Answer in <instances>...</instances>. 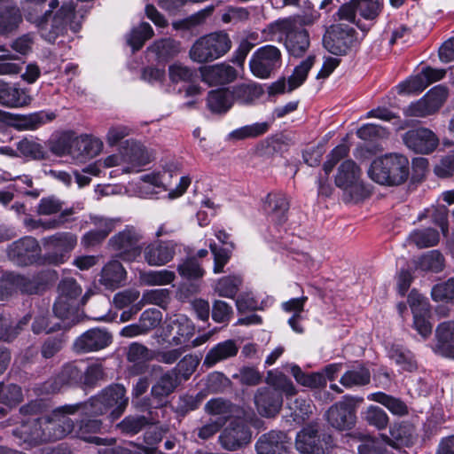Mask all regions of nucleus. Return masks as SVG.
Instances as JSON below:
<instances>
[{
	"label": "nucleus",
	"mask_w": 454,
	"mask_h": 454,
	"mask_svg": "<svg viewBox=\"0 0 454 454\" xmlns=\"http://www.w3.org/2000/svg\"><path fill=\"white\" fill-rule=\"evenodd\" d=\"M239 346L236 340L229 339L214 345L206 354L202 366L209 369L219 363L224 362L237 356Z\"/></svg>",
	"instance_id": "bb28decb"
},
{
	"label": "nucleus",
	"mask_w": 454,
	"mask_h": 454,
	"mask_svg": "<svg viewBox=\"0 0 454 454\" xmlns=\"http://www.w3.org/2000/svg\"><path fill=\"white\" fill-rule=\"evenodd\" d=\"M75 139L74 131H63L51 141L50 150L57 156L72 155Z\"/></svg>",
	"instance_id": "8fccbe9b"
},
{
	"label": "nucleus",
	"mask_w": 454,
	"mask_h": 454,
	"mask_svg": "<svg viewBox=\"0 0 454 454\" xmlns=\"http://www.w3.org/2000/svg\"><path fill=\"white\" fill-rule=\"evenodd\" d=\"M79 404H66L56 408L49 414L54 428L56 441L74 433V421L69 417L79 412Z\"/></svg>",
	"instance_id": "f3484780"
},
{
	"label": "nucleus",
	"mask_w": 454,
	"mask_h": 454,
	"mask_svg": "<svg viewBox=\"0 0 454 454\" xmlns=\"http://www.w3.org/2000/svg\"><path fill=\"white\" fill-rule=\"evenodd\" d=\"M22 22V15L19 7L4 6L0 9V35H7L15 31Z\"/></svg>",
	"instance_id": "37998d69"
},
{
	"label": "nucleus",
	"mask_w": 454,
	"mask_h": 454,
	"mask_svg": "<svg viewBox=\"0 0 454 454\" xmlns=\"http://www.w3.org/2000/svg\"><path fill=\"white\" fill-rule=\"evenodd\" d=\"M269 129L270 123L267 121L245 125L230 132L227 136V140L239 141L248 138H255L264 135Z\"/></svg>",
	"instance_id": "a18cd8bd"
},
{
	"label": "nucleus",
	"mask_w": 454,
	"mask_h": 454,
	"mask_svg": "<svg viewBox=\"0 0 454 454\" xmlns=\"http://www.w3.org/2000/svg\"><path fill=\"white\" fill-rule=\"evenodd\" d=\"M153 35V30L147 22H142L138 27H134L127 35V43L133 51L140 50L145 41Z\"/></svg>",
	"instance_id": "4d7b16f0"
},
{
	"label": "nucleus",
	"mask_w": 454,
	"mask_h": 454,
	"mask_svg": "<svg viewBox=\"0 0 454 454\" xmlns=\"http://www.w3.org/2000/svg\"><path fill=\"white\" fill-rule=\"evenodd\" d=\"M179 385L177 372L170 370L163 373L153 385L151 389L152 396L162 404L165 399L172 394Z\"/></svg>",
	"instance_id": "c9c22d12"
},
{
	"label": "nucleus",
	"mask_w": 454,
	"mask_h": 454,
	"mask_svg": "<svg viewBox=\"0 0 454 454\" xmlns=\"http://www.w3.org/2000/svg\"><path fill=\"white\" fill-rule=\"evenodd\" d=\"M47 0H21V9L27 20L34 23L41 32L45 20L59 6V0H50L49 9L43 12L44 4Z\"/></svg>",
	"instance_id": "6ab92c4d"
},
{
	"label": "nucleus",
	"mask_w": 454,
	"mask_h": 454,
	"mask_svg": "<svg viewBox=\"0 0 454 454\" xmlns=\"http://www.w3.org/2000/svg\"><path fill=\"white\" fill-rule=\"evenodd\" d=\"M235 408L230 401L221 397L210 399L205 405V411L210 415L216 416L215 420H223V425L233 416Z\"/></svg>",
	"instance_id": "c03bdc74"
},
{
	"label": "nucleus",
	"mask_w": 454,
	"mask_h": 454,
	"mask_svg": "<svg viewBox=\"0 0 454 454\" xmlns=\"http://www.w3.org/2000/svg\"><path fill=\"white\" fill-rule=\"evenodd\" d=\"M242 279L238 276H227L220 278L215 285V292L219 296L234 298L239 290Z\"/></svg>",
	"instance_id": "680f3d73"
},
{
	"label": "nucleus",
	"mask_w": 454,
	"mask_h": 454,
	"mask_svg": "<svg viewBox=\"0 0 454 454\" xmlns=\"http://www.w3.org/2000/svg\"><path fill=\"white\" fill-rule=\"evenodd\" d=\"M410 173L408 159L399 153H387L372 162L368 175L374 182L388 186L403 184Z\"/></svg>",
	"instance_id": "f257e3e1"
},
{
	"label": "nucleus",
	"mask_w": 454,
	"mask_h": 454,
	"mask_svg": "<svg viewBox=\"0 0 454 454\" xmlns=\"http://www.w3.org/2000/svg\"><path fill=\"white\" fill-rule=\"evenodd\" d=\"M389 356L396 364L400 365L403 370L412 372L417 368L413 355L410 350L403 347H392L389 350Z\"/></svg>",
	"instance_id": "0e129e2a"
},
{
	"label": "nucleus",
	"mask_w": 454,
	"mask_h": 454,
	"mask_svg": "<svg viewBox=\"0 0 454 454\" xmlns=\"http://www.w3.org/2000/svg\"><path fill=\"white\" fill-rule=\"evenodd\" d=\"M55 118L56 114L54 113L46 111L20 114L14 118V127L19 130H35Z\"/></svg>",
	"instance_id": "e433bc0d"
},
{
	"label": "nucleus",
	"mask_w": 454,
	"mask_h": 454,
	"mask_svg": "<svg viewBox=\"0 0 454 454\" xmlns=\"http://www.w3.org/2000/svg\"><path fill=\"white\" fill-rule=\"evenodd\" d=\"M232 104L231 90L226 89L211 90L207 98V106L215 114H225L231 109Z\"/></svg>",
	"instance_id": "79ce46f5"
},
{
	"label": "nucleus",
	"mask_w": 454,
	"mask_h": 454,
	"mask_svg": "<svg viewBox=\"0 0 454 454\" xmlns=\"http://www.w3.org/2000/svg\"><path fill=\"white\" fill-rule=\"evenodd\" d=\"M437 342L434 351L442 356L454 358V321L439 324L435 329Z\"/></svg>",
	"instance_id": "473e14b6"
},
{
	"label": "nucleus",
	"mask_w": 454,
	"mask_h": 454,
	"mask_svg": "<svg viewBox=\"0 0 454 454\" xmlns=\"http://www.w3.org/2000/svg\"><path fill=\"white\" fill-rule=\"evenodd\" d=\"M141 278L147 286H164L171 284L176 278V274L168 270H149L143 273Z\"/></svg>",
	"instance_id": "338daca9"
},
{
	"label": "nucleus",
	"mask_w": 454,
	"mask_h": 454,
	"mask_svg": "<svg viewBox=\"0 0 454 454\" xmlns=\"http://www.w3.org/2000/svg\"><path fill=\"white\" fill-rule=\"evenodd\" d=\"M231 94L233 103L252 105L262 96L263 90L256 83H242L232 87Z\"/></svg>",
	"instance_id": "a19ab883"
},
{
	"label": "nucleus",
	"mask_w": 454,
	"mask_h": 454,
	"mask_svg": "<svg viewBox=\"0 0 454 454\" xmlns=\"http://www.w3.org/2000/svg\"><path fill=\"white\" fill-rule=\"evenodd\" d=\"M105 402L111 411L110 416L113 420L118 419L128 405L126 389L122 385H112L100 392Z\"/></svg>",
	"instance_id": "2f4dec72"
},
{
	"label": "nucleus",
	"mask_w": 454,
	"mask_h": 454,
	"mask_svg": "<svg viewBox=\"0 0 454 454\" xmlns=\"http://www.w3.org/2000/svg\"><path fill=\"white\" fill-rule=\"evenodd\" d=\"M58 288L59 294L53 306L54 315L60 320H67L74 325L79 321L80 306L86 304L93 292L88 290L80 299L82 289L77 281L71 278L60 281Z\"/></svg>",
	"instance_id": "f03ea898"
},
{
	"label": "nucleus",
	"mask_w": 454,
	"mask_h": 454,
	"mask_svg": "<svg viewBox=\"0 0 454 454\" xmlns=\"http://www.w3.org/2000/svg\"><path fill=\"white\" fill-rule=\"evenodd\" d=\"M143 239L141 230L127 225L124 230L110 238L108 245L121 259L134 261L142 252Z\"/></svg>",
	"instance_id": "423d86ee"
},
{
	"label": "nucleus",
	"mask_w": 454,
	"mask_h": 454,
	"mask_svg": "<svg viewBox=\"0 0 454 454\" xmlns=\"http://www.w3.org/2000/svg\"><path fill=\"white\" fill-rule=\"evenodd\" d=\"M30 101L31 98L26 90L0 81V105L15 108L27 106Z\"/></svg>",
	"instance_id": "72a5a7b5"
},
{
	"label": "nucleus",
	"mask_w": 454,
	"mask_h": 454,
	"mask_svg": "<svg viewBox=\"0 0 454 454\" xmlns=\"http://www.w3.org/2000/svg\"><path fill=\"white\" fill-rule=\"evenodd\" d=\"M126 276V271L118 261H111L101 270L99 282L106 288L114 290L119 288Z\"/></svg>",
	"instance_id": "4c0bfd02"
},
{
	"label": "nucleus",
	"mask_w": 454,
	"mask_h": 454,
	"mask_svg": "<svg viewBox=\"0 0 454 454\" xmlns=\"http://www.w3.org/2000/svg\"><path fill=\"white\" fill-rule=\"evenodd\" d=\"M368 399L385 406L392 414L404 416L408 414V407L403 401L383 392L372 393Z\"/></svg>",
	"instance_id": "09e8293b"
},
{
	"label": "nucleus",
	"mask_w": 454,
	"mask_h": 454,
	"mask_svg": "<svg viewBox=\"0 0 454 454\" xmlns=\"http://www.w3.org/2000/svg\"><path fill=\"white\" fill-rule=\"evenodd\" d=\"M431 296L434 301L454 303V278L434 285L431 290Z\"/></svg>",
	"instance_id": "774afa93"
},
{
	"label": "nucleus",
	"mask_w": 454,
	"mask_h": 454,
	"mask_svg": "<svg viewBox=\"0 0 454 454\" xmlns=\"http://www.w3.org/2000/svg\"><path fill=\"white\" fill-rule=\"evenodd\" d=\"M176 250V243L172 240H155L144 247V259L150 266H164L173 260Z\"/></svg>",
	"instance_id": "2eb2a0df"
},
{
	"label": "nucleus",
	"mask_w": 454,
	"mask_h": 454,
	"mask_svg": "<svg viewBox=\"0 0 454 454\" xmlns=\"http://www.w3.org/2000/svg\"><path fill=\"white\" fill-rule=\"evenodd\" d=\"M445 74V69L426 67L418 75L401 84V90L407 93L421 92L432 82L442 79Z\"/></svg>",
	"instance_id": "c85d7f7f"
},
{
	"label": "nucleus",
	"mask_w": 454,
	"mask_h": 454,
	"mask_svg": "<svg viewBox=\"0 0 454 454\" xmlns=\"http://www.w3.org/2000/svg\"><path fill=\"white\" fill-rule=\"evenodd\" d=\"M83 371L75 364H67L61 370L43 382L39 391L42 395H51L61 391L64 387H74L82 384Z\"/></svg>",
	"instance_id": "9b49d317"
},
{
	"label": "nucleus",
	"mask_w": 454,
	"mask_h": 454,
	"mask_svg": "<svg viewBox=\"0 0 454 454\" xmlns=\"http://www.w3.org/2000/svg\"><path fill=\"white\" fill-rule=\"evenodd\" d=\"M82 17L75 12V5L73 2L64 3L56 9V12L45 20L40 32L43 38L50 43L55 42L63 35L67 29L74 33L78 32L82 27Z\"/></svg>",
	"instance_id": "7ed1b4c3"
},
{
	"label": "nucleus",
	"mask_w": 454,
	"mask_h": 454,
	"mask_svg": "<svg viewBox=\"0 0 454 454\" xmlns=\"http://www.w3.org/2000/svg\"><path fill=\"white\" fill-rule=\"evenodd\" d=\"M44 246L53 249L47 259L53 264H60L67 261L68 254L77 244V237L71 232H58L43 239Z\"/></svg>",
	"instance_id": "f8f14e48"
},
{
	"label": "nucleus",
	"mask_w": 454,
	"mask_h": 454,
	"mask_svg": "<svg viewBox=\"0 0 454 454\" xmlns=\"http://www.w3.org/2000/svg\"><path fill=\"white\" fill-rule=\"evenodd\" d=\"M200 71L202 81L210 86L230 83L237 77L236 69L224 63L200 67Z\"/></svg>",
	"instance_id": "c756f323"
},
{
	"label": "nucleus",
	"mask_w": 454,
	"mask_h": 454,
	"mask_svg": "<svg viewBox=\"0 0 454 454\" xmlns=\"http://www.w3.org/2000/svg\"><path fill=\"white\" fill-rule=\"evenodd\" d=\"M40 427L38 418L27 419L13 430V435L20 439V445L25 449L32 448L43 443Z\"/></svg>",
	"instance_id": "7c9ffc66"
},
{
	"label": "nucleus",
	"mask_w": 454,
	"mask_h": 454,
	"mask_svg": "<svg viewBox=\"0 0 454 454\" xmlns=\"http://www.w3.org/2000/svg\"><path fill=\"white\" fill-rule=\"evenodd\" d=\"M193 334L192 322L184 315H176L166 321L161 339L168 346L184 347Z\"/></svg>",
	"instance_id": "9d476101"
},
{
	"label": "nucleus",
	"mask_w": 454,
	"mask_h": 454,
	"mask_svg": "<svg viewBox=\"0 0 454 454\" xmlns=\"http://www.w3.org/2000/svg\"><path fill=\"white\" fill-rule=\"evenodd\" d=\"M231 48V41L224 32L211 33L198 39L192 46L190 58L198 63L213 61L224 54Z\"/></svg>",
	"instance_id": "20e7f679"
},
{
	"label": "nucleus",
	"mask_w": 454,
	"mask_h": 454,
	"mask_svg": "<svg viewBox=\"0 0 454 454\" xmlns=\"http://www.w3.org/2000/svg\"><path fill=\"white\" fill-rule=\"evenodd\" d=\"M270 33L279 32L286 35L285 45L291 57L299 59L305 55L310 47L309 33L304 28H294L290 20H278L268 25Z\"/></svg>",
	"instance_id": "39448f33"
},
{
	"label": "nucleus",
	"mask_w": 454,
	"mask_h": 454,
	"mask_svg": "<svg viewBox=\"0 0 454 454\" xmlns=\"http://www.w3.org/2000/svg\"><path fill=\"white\" fill-rule=\"evenodd\" d=\"M289 201L282 192H270L267 195L263 209L268 218L277 225H282L287 221Z\"/></svg>",
	"instance_id": "393cba45"
},
{
	"label": "nucleus",
	"mask_w": 454,
	"mask_h": 454,
	"mask_svg": "<svg viewBox=\"0 0 454 454\" xmlns=\"http://www.w3.org/2000/svg\"><path fill=\"white\" fill-rule=\"evenodd\" d=\"M251 431L242 422H231L218 437L221 447L228 451H235L244 448L251 442Z\"/></svg>",
	"instance_id": "ddd939ff"
},
{
	"label": "nucleus",
	"mask_w": 454,
	"mask_h": 454,
	"mask_svg": "<svg viewBox=\"0 0 454 454\" xmlns=\"http://www.w3.org/2000/svg\"><path fill=\"white\" fill-rule=\"evenodd\" d=\"M62 324L59 322L51 323L50 317L46 314H40L35 317V320L32 324V331L35 334L41 333H51L60 329H67L73 325L69 321L61 320Z\"/></svg>",
	"instance_id": "6e6d98bb"
},
{
	"label": "nucleus",
	"mask_w": 454,
	"mask_h": 454,
	"mask_svg": "<svg viewBox=\"0 0 454 454\" xmlns=\"http://www.w3.org/2000/svg\"><path fill=\"white\" fill-rule=\"evenodd\" d=\"M81 405L79 412L85 416H99L110 411L101 393L90 398L86 403H77Z\"/></svg>",
	"instance_id": "e2e57ef3"
},
{
	"label": "nucleus",
	"mask_w": 454,
	"mask_h": 454,
	"mask_svg": "<svg viewBox=\"0 0 454 454\" xmlns=\"http://www.w3.org/2000/svg\"><path fill=\"white\" fill-rule=\"evenodd\" d=\"M103 423L98 419H82L76 424L74 422L73 435L87 442L96 445L111 446L115 443L114 438H102L93 434L100 433Z\"/></svg>",
	"instance_id": "a211bd4d"
},
{
	"label": "nucleus",
	"mask_w": 454,
	"mask_h": 454,
	"mask_svg": "<svg viewBox=\"0 0 454 454\" xmlns=\"http://www.w3.org/2000/svg\"><path fill=\"white\" fill-rule=\"evenodd\" d=\"M17 151L21 156L30 160H43L47 154L42 144L27 137L17 143Z\"/></svg>",
	"instance_id": "13d9d810"
},
{
	"label": "nucleus",
	"mask_w": 454,
	"mask_h": 454,
	"mask_svg": "<svg viewBox=\"0 0 454 454\" xmlns=\"http://www.w3.org/2000/svg\"><path fill=\"white\" fill-rule=\"evenodd\" d=\"M103 144L99 139L89 135L76 136L72 156L76 158H93L102 150Z\"/></svg>",
	"instance_id": "ea45409f"
},
{
	"label": "nucleus",
	"mask_w": 454,
	"mask_h": 454,
	"mask_svg": "<svg viewBox=\"0 0 454 454\" xmlns=\"http://www.w3.org/2000/svg\"><path fill=\"white\" fill-rule=\"evenodd\" d=\"M290 440L281 431H270L262 434L256 442L257 454H288Z\"/></svg>",
	"instance_id": "412c9836"
},
{
	"label": "nucleus",
	"mask_w": 454,
	"mask_h": 454,
	"mask_svg": "<svg viewBox=\"0 0 454 454\" xmlns=\"http://www.w3.org/2000/svg\"><path fill=\"white\" fill-rule=\"evenodd\" d=\"M444 257L438 250H431L422 254L416 262V269L423 271L440 272L444 268Z\"/></svg>",
	"instance_id": "3c124183"
},
{
	"label": "nucleus",
	"mask_w": 454,
	"mask_h": 454,
	"mask_svg": "<svg viewBox=\"0 0 454 454\" xmlns=\"http://www.w3.org/2000/svg\"><path fill=\"white\" fill-rule=\"evenodd\" d=\"M45 277L43 271L34 275L14 274L17 292L29 295L42 294L47 286Z\"/></svg>",
	"instance_id": "f704fd0d"
},
{
	"label": "nucleus",
	"mask_w": 454,
	"mask_h": 454,
	"mask_svg": "<svg viewBox=\"0 0 454 454\" xmlns=\"http://www.w3.org/2000/svg\"><path fill=\"white\" fill-rule=\"evenodd\" d=\"M350 436L354 440L361 442L357 447L358 454H387L386 449L380 441L367 434L354 432Z\"/></svg>",
	"instance_id": "864d4df0"
},
{
	"label": "nucleus",
	"mask_w": 454,
	"mask_h": 454,
	"mask_svg": "<svg viewBox=\"0 0 454 454\" xmlns=\"http://www.w3.org/2000/svg\"><path fill=\"white\" fill-rule=\"evenodd\" d=\"M407 147L418 153L427 154L438 145V138L428 129L419 128L407 131L403 137Z\"/></svg>",
	"instance_id": "dca6fc26"
},
{
	"label": "nucleus",
	"mask_w": 454,
	"mask_h": 454,
	"mask_svg": "<svg viewBox=\"0 0 454 454\" xmlns=\"http://www.w3.org/2000/svg\"><path fill=\"white\" fill-rule=\"evenodd\" d=\"M408 302L413 314L414 328L422 337L427 338L432 333L431 324L426 318L428 312L427 299L412 290L408 296Z\"/></svg>",
	"instance_id": "4be33fe9"
},
{
	"label": "nucleus",
	"mask_w": 454,
	"mask_h": 454,
	"mask_svg": "<svg viewBox=\"0 0 454 454\" xmlns=\"http://www.w3.org/2000/svg\"><path fill=\"white\" fill-rule=\"evenodd\" d=\"M370 381L371 372L362 364L351 366L340 379V383L346 388L364 387Z\"/></svg>",
	"instance_id": "58836bf2"
},
{
	"label": "nucleus",
	"mask_w": 454,
	"mask_h": 454,
	"mask_svg": "<svg viewBox=\"0 0 454 454\" xmlns=\"http://www.w3.org/2000/svg\"><path fill=\"white\" fill-rule=\"evenodd\" d=\"M410 240L418 247L424 248L437 245L440 240V236L436 230L427 228L411 232Z\"/></svg>",
	"instance_id": "052dcab7"
},
{
	"label": "nucleus",
	"mask_w": 454,
	"mask_h": 454,
	"mask_svg": "<svg viewBox=\"0 0 454 454\" xmlns=\"http://www.w3.org/2000/svg\"><path fill=\"white\" fill-rule=\"evenodd\" d=\"M315 62L316 55L310 53L304 60L295 67L292 75L287 80V92H291L297 89L306 81L308 74Z\"/></svg>",
	"instance_id": "49530a36"
},
{
	"label": "nucleus",
	"mask_w": 454,
	"mask_h": 454,
	"mask_svg": "<svg viewBox=\"0 0 454 454\" xmlns=\"http://www.w3.org/2000/svg\"><path fill=\"white\" fill-rule=\"evenodd\" d=\"M295 446L302 454L324 453V447L317 427L309 425L303 427L296 435Z\"/></svg>",
	"instance_id": "cd10ccee"
},
{
	"label": "nucleus",
	"mask_w": 454,
	"mask_h": 454,
	"mask_svg": "<svg viewBox=\"0 0 454 454\" xmlns=\"http://www.w3.org/2000/svg\"><path fill=\"white\" fill-rule=\"evenodd\" d=\"M266 382L272 389L278 393L285 394L286 397L296 395V389L293 382L282 372L270 371L267 375Z\"/></svg>",
	"instance_id": "5fc2aeb1"
},
{
	"label": "nucleus",
	"mask_w": 454,
	"mask_h": 454,
	"mask_svg": "<svg viewBox=\"0 0 454 454\" xmlns=\"http://www.w3.org/2000/svg\"><path fill=\"white\" fill-rule=\"evenodd\" d=\"M113 341L112 334L105 328H91L81 334L74 341L76 352H95L108 347Z\"/></svg>",
	"instance_id": "4468645a"
},
{
	"label": "nucleus",
	"mask_w": 454,
	"mask_h": 454,
	"mask_svg": "<svg viewBox=\"0 0 454 454\" xmlns=\"http://www.w3.org/2000/svg\"><path fill=\"white\" fill-rule=\"evenodd\" d=\"M169 299V291L168 289H153L145 291L139 302L133 308V313L139 311L146 304H154L164 308Z\"/></svg>",
	"instance_id": "bf43d9fd"
},
{
	"label": "nucleus",
	"mask_w": 454,
	"mask_h": 454,
	"mask_svg": "<svg viewBox=\"0 0 454 454\" xmlns=\"http://www.w3.org/2000/svg\"><path fill=\"white\" fill-rule=\"evenodd\" d=\"M122 158L129 165L123 169L125 172H138L140 168L151 161L152 154L141 143L127 141V147L124 149Z\"/></svg>",
	"instance_id": "a878e982"
},
{
	"label": "nucleus",
	"mask_w": 454,
	"mask_h": 454,
	"mask_svg": "<svg viewBox=\"0 0 454 454\" xmlns=\"http://www.w3.org/2000/svg\"><path fill=\"white\" fill-rule=\"evenodd\" d=\"M356 43V32L349 25H332L323 37L326 51L336 56L346 55Z\"/></svg>",
	"instance_id": "6e6552de"
},
{
	"label": "nucleus",
	"mask_w": 454,
	"mask_h": 454,
	"mask_svg": "<svg viewBox=\"0 0 454 454\" xmlns=\"http://www.w3.org/2000/svg\"><path fill=\"white\" fill-rule=\"evenodd\" d=\"M154 357V352L141 343L132 342L128 348L127 359L135 364H145Z\"/></svg>",
	"instance_id": "69168bd1"
},
{
	"label": "nucleus",
	"mask_w": 454,
	"mask_h": 454,
	"mask_svg": "<svg viewBox=\"0 0 454 454\" xmlns=\"http://www.w3.org/2000/svg\"><path fill=\"white\" fill-rule=\"evenodd\" d=\"M361 168L352 160H345L337 168L335 184L344 191H358L361 187Z\"/></svg>",
	"instance_id": "b1692460"
},
{
	"label": "nucleus",
	"mask_w": 454,
	"mask_h": 454,
	"mask_svg": "<svg viewBox=\"0 0 454 454\" xmlns=\"http://www.w3.org/2000/svg\"><path fill=\"white\" fill-rule=\"evenodd\" d=\"M390 434L393 440L389 444L393 447L410 446L414 442V428L408 423L395 425L390 428Z\"/></svg>",
	"instance_id": "603ef678"
},
{
	"label": "nucleus",
	"mask_w": 454,
	"mask_h": 454,
	"mask_svg": "<svg viewBox=\"0 0 454 454\" xmlns=\"http://www.w3.org/2000/svg\"><path fill=\"white\" fill-rule=\"evenodd\" d=\"M326 419L338 430L350 429L356 423L355 408L347 401L338 402L329 408Z\"/></svg>",
	"instance_id": "5701e85b"
},
{
	"label": "nucleus",
	"mask_w": 454,
	"mask_h": 454,
	"mask_svg": "<svg viewBox=\"0 0 454 454\" xmlns=\"http://www.w3.org/2000/svg\"><path fill=\"white\" fill-rule=\"evenodd\" d=\"M41 252L37 239L30 236L12 242L6 249L8 259L18 266L35 263L40 259Z\"/></svg>",
	"instance_id": "1a4fd4ad"
},
{
	"label": "nucleus",
	"mask_w": 454,
	"mask_h": 454,
	"mask_svg": "<svg viewBox=\"0 0 454 454\" xmlns=\"http://www.w3.org/2000/svg\"><path fill=\"white\" fill-rule=\"evenodd\" d=\"M148 51L154 53L159 60H168L180 51V43L172 38H162L149 46Z\"/></svg>",
	"instance_id": "de8ad7c7"
},
{
	"label": "nucleus",
	"mask_w": 454,
	"mask_h": 454,
	"mask_svg": "<svg viewBox=\"0 0 454 454\" xmlns=\"http://www.w3.org/2000/svg\"><path fill=\"white\" fill-rule=\"evenodd\" d=\"M254 400L258 413L268 418L278 414L283 404L281 394L270 387H259Z\"/></svg>",
	"instance_id": "aec40b11"
},
{
	"label": "nucleus",
	"mask_w": 454,
	"mask_h": 454,
	"mask_svg": "<svg viewBox=\"0 0 454 454\" xmlns=\"http://www.w3.org/2000/svg\"><path fill=\"white\" fill-rule=\"evenodd\" d=\"M282 66L281 51L274 45L258 48L249 60L252 74L260 79H268Z\"/></svg>",
	"instance_id": "0eeeda50"
}]
</instances>
